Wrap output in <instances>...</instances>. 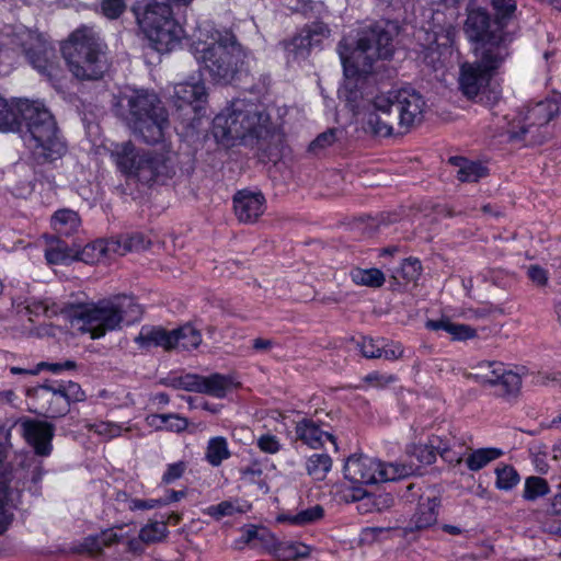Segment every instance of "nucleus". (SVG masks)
Listing matches in <instances>:
<instances>
[{"mask_svg": "<svg viewBox=\"0 0 561 561\" xmlns=\"http://www.w3.org/2000/svg\"><path fill=\"white\" fill-rule=\"evenodd\" d=\"M399 33V26L393 22H378L364 30L352 47L345 39L337 45V53L343 65L345 82L340 94L352 111L359 106L363 93L359 83L374 72L375 64L388 59L394 51L393 41Z\"/></svg>", "mask_w": 561, "mask_h": 561, "instance_id": "1", "label": "nucleus"}, {"mask_svg": "<svg viewBox=\"0 0 561 561\" xmlns=\"http://www.w3.org/2000/svg\"><path fill=\"white\" fill-rule=\"evenodd\" d=\"M16 108L20 125L15 130L21 133L33 159L41 164L60 159L67 145L49 111L41 102L30 100H19Z\"/></svg>", "mask_w": 561, "mask_h": 561, "instance_id": "2", "label": "nucleus"}, {"mask_svg": "<svg viewBox=\"0 0 561 561\" xmlns=\"http://www.w3.org/2000/svg\"><path fill=\"white\" fill-rule=\"evenodd\" d=\"M191 51L201 69L218 83H230L243 69L247 51L230 32L215 31L206 39L198 37Z\"/></svg>", "mask_w": 561, "mask_h": 561, "instance_id": "3", "label": "nucleus"}, {"mask_svg": "<svg viewBox=\"0 0 561 561\" xmlns=\"http://www.w3.org/2000/svg\"><path fill=\"white\" fill-rule=\"evenodd\" d=\"M69 313L81 322L80 330L90 333L92 339H100L119 329L123 323L138 321L142 309L134 297L116 295L96 302L70 306Z\"/></svg>", "mask_w": 561, "mask_h": 561, "instance_id": "4", "label": "nucleus"}, {"mask_svg": "<svg viewBox=\"0 0 561 561\" xmlns=\"http://www.w3.org/2000/svg\"><path fill=\"white\" fill-rule=\"evenodd\" d=\"M114 111L147 144L164 139L169 127L168 114L154 93L146 90L123 93L117 98Z\"/></svg>", "mask_w": 561, "mask_h": 561, "instance_id": "5", "label": "nucleus"}, {"mask_svg": "<svg viewBox=\"0 0 561 561\" xmlns=\"http://www.w3.org/2000/svg\"><path fill=\"white\" fill-rule=\"evenodd\" d=\"M268 116L259 106L234 100L213 122V135L225 147L254 145L268 133Z\"/></svg>", "mask_w": 561, "mask_h": 561, "instance_id": "6", "label": "nucleus"}, {"mask_svg": "<svg viewBox=\"0 0 561 561\" xmlns=\"http://www.w3.org/2000/svg\"><path fill=\"white\" fill-rule=\"evenodd\" d=\"M107 46L89 26L73 31L61 46L69 71L78 80H99L108 70Z\"/></svg>", "mask_w": 561, "mask_h": 561, "instance_id": "7", "label": "nucleus"}, {"mask_svg": "<svg viewBox=\"0 0 561 561\" xmlns=\"http://www.w3.org/2000/svg\"><path fill=\"white\" fill-rule=\"evenodd\" d=\"M111 159L122 174L146 184L164 181L173 173L167 152L144 150L130 140L114 144Z\"/></svg>", "mask_w": 561, "mask_h": 561, "instance_id": "8", "label": "nucleus"}, {"mask_svg": "<svg viewBox=\"0 0 561 561\" xmlns=\"http://www.w3.org/2000/svg\"><path fill=\"white\" fill-rule=\"evenodd\" d=\"M508 55V47L501 44L474 50L476 60L459 66L458 89L461 94L468 100L488 103L491 80Z\"/></svg>", "mask_w": 561, "mask_h": 561, "instance_id": "9", "label": "nucleus"}, {"mask_svg": "<svg viewBox=\"0 0 561 561\" xmlns=\"http://www.w3.org/2000/svg\"><path fill=\"white\" fill-rule=\"evenodd\" d=\"M133 11L140 28L157 51L167 53L180 44L184 30L174 20L170 4L157 1L138 2Z\"/></svg>", "mask_w": 561, "mask_h": 561, "instance_id": "10", "label": "nucleus"}, {"mask_svg": "<svg viewBox=\"0 0 561 561\" xmlns=\"http://www.w3.org/2000/svg\"><path fill=\"white\" fill-rule=\"evenodd\" d=\"M561 108L557 100H545L528 105L506 128L511 141H523L526 145H537L543 141L541 128L545 127Z\"/></svg>", "mask_w": 561, "mask_h": 561, "instance_id": "11", "label": "nucleus"}, {"mask_svg": "<svg viewBox=\"0 0 561 561\" xmlns=\"http://www.w3.org/2000/svg\"><path fill=\"white\" fill-rule=\"evenodd\" d=\"M413 472L414 468L411 465L383 463L363 455L351 456L344 466L345 478L360 484L394 481L409 477Z\"/></svg>", "mask_w": 561, "mask_h": 561, "instance_id": "12", "label": "nucleus"}, {"mask_svg": "<svg viewBox=\"0 0 561 561\" xmlns=\"http://www.w3.org/2000/svg\"><path fill=\"white\" fill-rule=\"evenodd\" d=\"M363 127L366 133L377 137L398 134V118L388 93L377 94L368 101Z\"/></svg>", "mask_w": 561, "mask_h": 561, "instance_id": "13", "label": "nucleus"}, {"mask_svg": "<svg viewBox=\"0 0 561 561\" xmlns=\"http://www.w3.org/2000/svg\"><path fill=\"white\" fill-rule=\"evenodd\" d=\"M392 106L398 118V134L410 131L420 125L424 118L426 102L420 92L412 88L389 91Z\"/></svg>", "mask_w": 561, "mask_h": 561, "instance_id": "14", "label": "nucleus"}, {"mask_svg": "<svg viewBox=\"0 0 561 561\" xmlns=\"http://www.w3.org/2000/svg\"><path fill=\"white\" fill-rule=\"evenodd\" d=\"M463 30L471 42L479 43L474 50L480 51L489 45L507 46L503 27L495 22L492 24L488 12L482 9L469 11Z\"/></svg>", "mask_w": 561, "mask_h": 561, "instance_id": "15", "label": "nucleus"}, {"mask_svg": "<svg viewBox=\"0 0 561 561\" xmlns=\"http://www.w3.org/2000/svg\"><path fill=\"white\" fill-rule=\"evenodd\" d=\"M169 385L178 390L205 393L221 399L231 390L232 379L217 373L209 376L186 374L172 378Z\"/></svg>", "mask_w": 561, "mask_h": 561, "instance_id": "16", "label": "nucleus"}, {"mask_svg": "<svg viewBox=\"0 0 561 561\" xmlns=\"http://www.w3.org/2000/svg\"><path fill=\"white\" fill-rule=\"evenodd\" d=\"M330 28L323 22H312L306 25L290 41L284 42L286 51L294 58H306L311 48L319 46L329 38Z\"/></svg>", "mask_w": 561, "mask_h": 561, "instance_id": "17", "label": "nucleus"}, {"mask_svg": "<svg viewBox=\"0 0 561 561\" xmlns=\"http://www.w3.org/2000/svg\"><path fill=\"white\" fill-rule=\"evenodd\" d=\"M265 208L266 199L259 191L241 190L233 196V209L240 222H256L264 214Z\"/></svg>", "mask_w": 561, "mask_h": 561, "instance_id": "18", "label": "nucleus"}, {"mask_svg": "<svg viewBox=\"0 0 561 561\" xmlns=\"http://www.w3.org/2000/svg\"><path fill=\"white\" fill-rule=\"evenodd\" d=\"M295 437L296 440H300L302 444L310 448H321L324 444V439L332 442L335 446V437L330 432V426L319 419L302 417L296 422L295 425Z\"/></svg>", "mask_w": 561, "mask_h": 561, "instance_id": "19", "label": "nucleus"}, {"mask_svg": "<svg viewBox=\"0 0 561 561\" xmlns=\"http://www.w3.org/2000/svg\"><path fill=\"white\" fill-rule=\"evenodd\" d=\"M23 437L34 448L38 456H48L51 453L54 426L47 422L26 420L21 424Z\"/></svg>", "mask_w": 561, "mask_h": 561, "instance_id": "20", "label": "nucleus"}, {"mask_svg": "<svg viewBox=\"0 0 561 561\" xmlns=\"http://www.w3.org/2000/svg\"><path fill=\"white\" fill-rule=\"evenodd\" d=\"M33 396L38 402L39 413L46 417H61L69 412L67 399L57 385H42L33 390Z\"/></svg>", "mask_w": 561, "mask_h": 561, "instance_id": "21", "label": "nucleus"}, {"mask_svg": "<svg viewBox=\"0 0 561 561\" xmlns=\"http://www.w3.org/2000/svg\"><path fill=\"white\" fill-rule=\"evenodd\" d=\"M432 446L436 448L440 458L451 466L460 465L469 450L465 440L453 433L444 436L432 435Z\"/></svg>", "mask_w": 561, "mask_h": 561, "instance_id": "22", "label": "nucleus"}, {"mask_svg": "<svg viewBox=\"0 0 561 561\" xmlns=\"http://www.w3.org/2000/svg\"><path fill=\"white\" fill-rule=\"evenodd\" d=\"M173 98L178 110L187 107L196 113L207 100L206 87L203 82H181L175 84Z\"/></svg>", "mask_w": 561, "mask_h": 561, "instance_id": "23", "label": "nucleus"}, {"mask_svg": "<svg viewBox=\"0 0 561 561\" xmlns=\"http://www.w3.org/2000/svg\"><path fill=\"white\" fill-rule=\"evenodd\" d=\"M499 377L493 379L490 388L494 389V393L503 399L510 400L516 398L522 388V377L508 369L504 364L500 369Z\"/></svg>", "mask_w": 561, "mask_h": 561, "instance_id": "24", "label": "nucleus"}, {"mask_svg": "<svg viewBox=\"0 0 561 561\" xmlns=\"http://www.w3.org/2000/svg\"><path fill=\"white\" fill-rule=\"evenodd\" d=\"M438 502L435 497H427L420 502L415 513L411 517L408 530H422L431 527L437 520Z\"/></svg>", "mask_w": 561, "mask_h": 561, "instance_id": "25", "label": "nucleus"}, {"mask_svg": "<svg viewBox=\"0 0 561 561\" xmlns=\"http://www.w3.org/2000/svg\"><path fill=\"white\" fill-rule=\"evenodd\" d=\"M172 339H174V336L171 335V331L169 332L162 328L142 327L135 337V342L144 350L161 346L169 351L171 350Z\"/></svg>", "mask_w": 561, "mask_h": 561, "instance_id": "26", "label": "nucleus"}, {"mask_svg": "<svg viewBox=\"0 0 561 561\" xmlns=\"http://www.w3.org/2000/svg\"><path fill=\"white\" fill-rule=\"evenodd\" d=\"M115 243L112 239L96 240L87 244L78 254V259L89 264H94L103 259H111L115 256L113 249Z\"/></svg>", "mask_w": 561, "mask_h": 561, "instance_id": "27", "label": "nucleus"}, {"mask_svg": "<svg viewBox=\"0 0 561 561\" xmlns=\"http://www.w3.org/2000/svg\"><path fill=\"white\" fill-rule=\"evenodd\" d=\"M112 242L117 245L113 249L114 254L119 256H123L129 252H140L147 250L151 244V241L140 232L125 234L118 238H112Z\"/></svg>", "mask_w": 561, "mask_h": 561, "instance_id": "28", "label": "nucleus"}, {"mask_svg": "<svg viewBox=\"0 0 561 561\" xmlns=\"http://www.w3.org/2000/svg\"><path fill=\"white\" fill-rule=\"evenodd\" d=\"M449 161L458 167L457 179L460 182H478L488 174L486 168L478 162L469 161L460 157H453Z\"/></svg>", "mask_w": 561, "mask_h": 561, "instance_id": "29", "label": "nucleus"}, {"mask_svg": "<svg viewBox=\"0 0 561 561\" xmlns=\"http://www.w3.org/2000/svg\"><path fill=\"white\" fill-rule=\"evenodd\" d=\"M54 230L64 236H70L78 231L81 219L75 210L65 208L57 210L51 217Z\"/></svg>", "mask_w": 561, "mask_h": 561, "instance_id": "30", "label": "nucleus"}, {"mask_svg": "<svg viewBox=\"0 0 561 561\" xmlns=\"http://www.w3.org/2000/svg\"><path fill=\"white\" fill-rule=\"evenodd\" d=\"M502 362L497 360H482L471 367L469 377L483 387H490L493 379L499 377L500 369H502Z\"/></svg>", "mask_w": 561, "mask_h": 561, "instance_id": "31", "label": "nucleus"}, {"mask_svg": "<svg viewBox=\"0 0 561 561\" xmlns=\"http://www.w3.org/2000/svg\"><path fill=\"white\" fill-rule=\"evenodd\" d=\"M174 339L171 340V350L182 347L183 350L196 348L202 343V334L192 324H185L171 331Z\"/></svg>", "mask_w": 561, "mask_h": 561, "instance_id": "32", "label": "nucleus"}, {"mask_svg": "<svg viewBox=\"0 0 561 561\" xmlns=\"http://www.w3.org/2000/svg\"><path fill=\"white\" fill-rule=\"evenodd\" d=\"M231 453L228 447V442L222 436L211 437L206 447L205 459L213 467L220 466L225 460L230 458Z\"/></svg>", "mask_w": 561, "mask_h": 561, "instance_id": "33", "label": "nucleus"}, {"mask_svg": "<svg viewBox=\"0 0 561 561\" xmlns=\"http://www.w3.org/2000/svg\"><path fill=\"white\" fill-rule=\"evenodd\" d=\"M25 309L30 314H42L46 318H54L59 313L69 312L66 305L58 304L50 298L32 300L27 302Z\"/></svg>", "mask_w": 561, "mask_h": 561, "instance_id": "34", "label": "nucleus"}, {"mask_svg": "<svg viewBox=\"0 0 561 561\" xmlns=\"http://www.w3.org/2000/svg\"><path fill=\"white\" fill-rule=\"evenodd\" d=\"M305 467L308 476L322 481L332 468V459L328 454H312L306 459Z\"/></svg>", "mask_w": 561, "mask_h": 561, "instance_id": "35", "label": "nucleus"}, {"mask_svg": "<svg viewBox=\"0 0 561 561\" xmlns=\"http://www.w3.org/2000/svg\"><path fill=\"white\" fill-rule=\"evenodd\" d=\"M502 455L503 453L499 448H479L468 455L466 458V465L469 470L479 471L488 466L491 461L500 458Z\"/></svg>", "mask_w": 561, "mask_h": 561, "instance_id": "36", "label": "nucleus"}, {"mask_svg": "<svg viewBox=\"0 0 561 561\" xmlns=\"http://www.w3.org/2000/svg\"><path fill=\"white\" fill-rule=\"evenodd\" d=\"M18 102L9 103L0 96V131H15L20 125Z\"/></svg>", "mask_w": 561, "mask_h": 561, "instance_id": "37", "label": "nucleus"}, {"mask_svg": "<svg viewBox=\"0 0 561 561\" xmlns=\"http://www.w3.org/2000/svg\"><path fill=\"white\" fill-rule=\"evenodd\" d=\"M550 492L549 483L546 479L537 476L526 478L523 499L534 502L539 497L547 495Z\"/></svg>", "mask_w": 561, "mask_h": 561, "instance_id": "38", "label": "nucleus"}, {"mask_svg": "<svg viewBox=\"0 0 561 561\" xmlns=\"http://www.w3.org/2000/svg\"><path fill=\"white\" fill-rule=\"evenodd\" d=\"M240 473L242 481L256 484L261 490L264 491V493L268 492V485L263 471V466L259 461H253L250 465L242 467Z\"/></svg>", "mask_w": 561, "mask_h": 561, "instance_id": "39", "label": "nucleus"}, {"mask_svg": "<svg viewBox=\"0 0 561 561\" xmlns=\"http://www.w3.org/2000/svg\"><path fill=\"white\" fill-rule=\"evenodd\" d=\"M341 134V130L337 128H329L319 134L316 139L310 142L308 151L314 156L324 153L328 148L332 147L337 141L339 135Z\"/></svg>", "mask_w": 561, "mask_h": 561, "instance_id": "40", "label": "nucleus"}, {"mask_svg": "<svg viewBox=\"0 0 561 561\" xmlns=\"http://www.w3.org/2000/svg\"><path fill=\"white\" fill-rule=\"evenodd\" d=\"M354 283L369 287H380L385 283V275L378 268H355L351 273Z\"/></svg>", "mask_w": 561, "mask_h": 561, "instance_id": "41", "label": "nucleus"}, {"mask_svg": "<svg viewBox=\"0 0 561 561\" xmlns=\"http://www.w3.org/2000/svg\"><path fill=\"white\" fill-rule=\"evenodd\" d=\"M117 541V534L107 530L101 535L89 537L83 542V549L91 554L100 553L105 547L112 546Z\"/></svg>", "mask_w": 561, "mask_h": 561, "instance_id": "42", "label": "nucleus"}, {"mask_svg": "<svg viewBox=\"0 0 561 561\" xmlns=\"http://www.w3.org/2000/svg\"><path fill=\"white\" fill-rule=\"evenodd\" d=\"M323 516V508L320 505L302 510L295 515H287L282 517V520H286L293 525L304 526L320 519Z\"/></svg>", "mask_w": 561, "mask_h": 561, "instance_id": "43", "label": "nucleus"}, {"mask_svg": "<svg viewBox=\"0 0 561 561\" xmlns=\"http://www.w3.org/2000/svg\"><path fill=\"white\" fill-rule=\"evenodd\" d=\"M168 534L165 522H152L140 529L139 538L145 543H153L162 540Z\"/></svg>", "mask_w": 561, "mask_h": 561, "instance_id": "44", "label": "nucleus"}, {"mask_svg": "<svg viewBox=\"0 0 561 561\" xmlns=\"http://www.w3.org/2000/svg\"><path fill=\"white\" fill-rule=\"evenodd\" d=\"M408 454L415 457L421 465H432L436 460V448L432 446V436L427 444L412 445L408 448Z\"/></svg>", "mask_w": 561, "mask_h": 561, "instance_id": "45", "label": "nucleus"}, {"mask_svg": "<svg viewBox=\"0 0 561 561\" xmlns=\"http://www.w3.org/2000/svg\"><path fill=\"white\" fill-rule=\"evenodd\" d=\"M495 473V485L499 490H512L519 481V476L512 466L497 467Z\"/></svg>", "mask_w": 561, "mask_h": 561, "instance_id": "46", "label": "nucleus"}, {"mask_svg": "<svg viewBox=\"0 0 561 561\" xmlns=\"http://www.w3.org/2000/svg\"><path fill=\"white\" fill-rule=\"evenodd\" d=\"M422 271L421 262L417 259H405L401 263V266L397 270L393 275L394 278H402L404 282H414L416 280Z\"/></svg>", "mask_w": 561, "mask_h": 561, "instance_id": "47", "label": "nucleus"}, {"mask_svg": "<svg viewBox=\"0 0 561 561\" xmlns=\"http://www.w3.org/2000/svg\"><path fill=\"white\" fill-rule=\"evenodd\" d=\"M242 510L237 501H222L216 505H210L205 510V514L219 520L226 516H232L236 513H241Z\"/></svg>", "mask_w": 561, "mask_h": 561, "instance_id": "48", "label": "nucleus"}, {"mask_svg": "<svg viewBox=\"0 0 561 561\" xmlns=\"http://www.w3.org/2000/svg\"><path fill=\"white\" fill-rule=\"evenodd\" d=\"M85 428L106 439L118 437L123 432V427L119 424L112 422L87 423Z\"/></svg>", "mask_w": 561, "mask_h": 561, "instance_id": "49", "label": "nucleus"}, {"mask_svg": "<svg viewBox=\"0 0 561 561\" xmlns=\"http://www.w3.org/2000/svg\"><path fill=\"white\" fill-rule=\"evenodd\" d=\"M57 386L60 389L62 397L67 399V405L69 409L71 403L84 401L85 394L79 383L67 381L58 383Z\"/></svg>", "mask_w": 561, "mask_h": 561, "instance_id": "50", "label": "nucleus"}, {"mask_svg": "<svg viewBox=\"0 0 561 561\" xmlns=\"http://www.w3.org/2000/svg\"><path fill=\"white\" fill-rule=\"evenodd\" d=\"M526 275L537 288H545L549 284V272L538 264L526 266Z\"/></svg>", "mask_w": 561, "mask_h": 561, "instance_id": "51", "label": "nucleus"}, {"mask_svg": "<svg viewBox=\"0 0 561 561\" xmlns=\"http://www.w3.org/2000/svg\"><path fill=\"white\" fill-rule=\"evenodd\" d=\"M27 56L34 68H36L39 72L45 73L49 80L56 79L58 77L57 68L51 62H49L46 57L32 54L30 50H27Z\"/></svg>", "mask_w": 561, "mask_h": 561, "instance_id": "52", "label": "nucleus"}, {"mask_svg": "<svg viewBox=\"0 0 561 561\" xmlns=\"http://www.w3.org/2000/svg\"><path fill=\"white\" fill-rule=\"evenodd\" d=\"M397 377L393 375L380 374L378 371H374L371 374L366 375L363 378V382L366 383L367 387L383 389L389 385L396 382Z\"/></svg>", "mask_w": 561, "mask_h": 561, "instance_id": "53", "label": "nucleus"}, {"mask_svg": "<svg viewBox=\"0 0 561 561\" xmlns=\"http://www.w3.org/2000/svg\"><path fill=\"white\" fill-rule=\"evenodd\" d=\"M494 10L496 11V22L502 26L503 21L511 18L516 10L515 0H492Z\"/></svg>", "mask_w": 561, "mask_h": 561, "instance_id": "54", "label": "nucleus"}, {"mask_svg": "<svg viewBox=\"0 0 561 561\" xmlns=\"http://www.w3.org/2000/svg\"><path fill=\"white\" fill-rule=\"evenodd\" d=\"M45 256L49 264H61L69 260L71 254L66 245L58 243L47 249Z\"/></svg>", "mask_w": 561, "mask_h": 561, "instance_id": "55", "label": "nucleus"}, {"mask_svg": "<svg viewBox=\"0 0 561 561\" xmlns=\"http://www.w3.org/2000/svg\"><path fill=\"white\" fill-rule=\"evenodd\" d=\"M447 333L450 334L454 340L458 341H465L477 336V331L472 327L468 324L454 323L453 321L448 327Z\"/></svg>", "mask_w": 561, "mask_h": 561, "instance_id": "56", "label": "nucleus"}, {"mask_svg": "<svg viewBox=\"0 0 561 561\" xmlns=\"http://www.w3.org/2000/svg\"><path fill=\"white\" fill-rule=\"evenodd\" d=\"M359 348L366 358H381V341L371 337H363Z\"/></svg>", "mask_w": 561, "mask_h": 561, "instance_id": "57", "label": "nucleus"}, {"mask_svg": "<svg viewBox=\"0 0 561 561\" xmlns=\"http://www.w3.org/2000/svg\"><path fill=\"white\" fill-rule=\"evenodd\" d=\"M125 0H103L102 13L108 19H117L125 10Z\"/></svg>", "mask_w": 561, "mask_h": 561, "instance_id": "58", "label": "nucleus"}, {"mask_svg": "<svg viewBox=\"0 0 561 561\" xmlns=\"http://www.w3.org/2000/svg\"><path fill=\"white\" fill-rule=\"evenodd\" d=\"M257 447L263 453L276 454L280 450L282 444L275 435L264 434L257 438Z\"/></svg>", "mask_w": 561, "mask_h": 561, "instance_id": "59", "label": "nucleus"}, {"mask_svg": "<svg viewBox=\"0 0 561 561\" xmlns=\"http://www.w3.org/2000/svg\"><path fill=\"white\" fill-rule=\"evenodd\" d=\"M434 33L435 41L439 42L440 45L453 46L457 31L451 23H448L444 26H439V28L437 31H434Z\"/></svg>", "mask_w": 561, "mask_h": 561, "instance_id": "60", "label": "nucleus"}, {"mask_svg": "<svg viewBox=\"0 0 561 561\" xmlns=\"http://www.w3.org/2000/svg\"><path fill=\"white\" fill-rule=\"evenodd\" d=\"M381 357L387 360H396L403 356L404 350L400 343L381 341Z\"/></svg>", "mask_w": 561, "mask_h": 561, "instance_id": "61", "label": "nucleus"}, {"mask_svg": "<svg viewBox=\"0 0 561 561\" xmlns=\"http://www.w3.org/2000/svg\"><path fill=\"white\" fill-rule=\"evenodd\" d=\"M187 425H188L187 419H185L179 414H174V413L164 414V430H168L170 432L180 433V432H183L184 430H186Z\"/></svg>", "mask_w": 561, "mask_h": 561, "instance_id": "62", "label": "nucleus"}, {"mask_svg": "<svg viewBox=\"0 0 561 561\" xmlns=\"http://www.w3.org/2000/svg\"><path fill=\"white\" fill-rule=\"evenodd\" d=\"M185 470L186 463L184 461L170 463L162 476V481L167 484L172 483L173 481L180 479Z\"/></svg>", "mask_w": 561, "mask_h": 561, "instance_id": "63", "label": "nucleus"}, {"mask_svg": "<svg viewBox=\"0 0 561 561\" xmlns=\"http://www.w3.org/2000/svg\"><path fill=\"white\" fill-rule=\"evenodd\" d=\"M556 517L547 514L542 522V529L548 534L561 536V519Z\"/></svg>", "mask_w": 561, "mask_h": 561, "instance_id": "64", "label": "nucleus"}]
</instances>
